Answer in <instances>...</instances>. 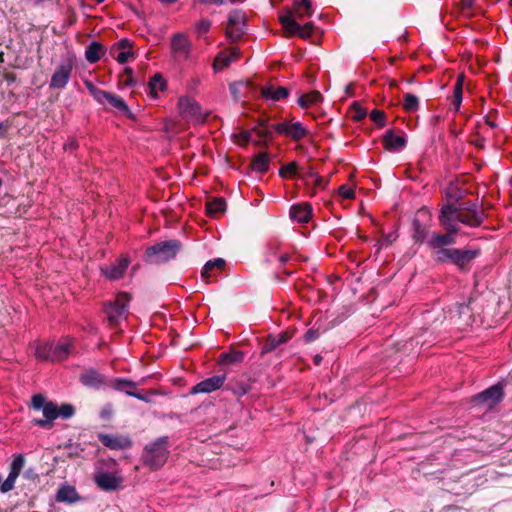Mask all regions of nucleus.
<instances>
[{
  "label": "nucleus",
  "mask_w": 512,
  "mask_h": 512,
  "mask_svg": "<svg viewBox=\"0 0 512 512\" xmlns=\"http://www.w3.org/2000/svg\"><path fill=\"white\" fill-rule=\"evenodd\" d=\"M32 407L35 410H42L44 415V419H33V425L45 429H51L53 427V421L58 417L69 419L75 414V407L72 404L65 403L58 408L54 402L47 401L42 394H35L32 397Z\"/></svg>",
  "instance_id": "f257e3e1"
},
{
  "label": "nucleus",
  "mask_w": 512,
  "mask_h": 512,
  "mask_svg": "<svg viewBox=\"0 0 512 512\" xmlns=\"http://www.w3.org/2000/svg\"><path fill=\"white\" fill-rule=\"evenodd\" d=\"M169 437L161 436L156 440L145 445L141 461L144 466L151 470L160 469L167 461L169 456Z\"/></svg>",
  "instance_id": "f03ea898"
},
{
  "label": "nucleus",
  "mask_w": 512,
  "mask_h": 512,
  "mask_svg": "<svg viewBox=\"0 0 512 512\" xmlns=\"http://www.w3.org/2000/svg\"><path fill=\"white\" fill-rule=\"evenodd\" d=\"M181 249L182 243L177 239L161 241L147 247L143 259L149 264L166 263L174 259Z\"/></svg>",
  "instance_id": "7ed1b4c3"
},
{
  "label": "nucleus",
  "mask_w": 512,
  "mask_h": 512,
  "mask_svg": "<svg viewBox=\"0 0 512 512\" xmlns=\"http://www.w3.org/2000/svg\"><path fill=\"white\" fill-rule=\"evenodd\" d=\"M480 253V249L452 248V250H440L436 263H450L456 266L460 272L466 273L470 270V263L475 260Z\"/></svg>",
  "instance_id": "20e7f679"
},
{
  "label": "nucleus",
  "mask_w": 512,
  "mask_h": 512,
  "mask_svg": "<svg viewBox=\"0 0 512 512\" xmlns=\"http://www.w3.org/2000/svg\"><path fill=\"white\" fill-rule=\"evenodd\" d=\"M504 386L503 382H498L484 391L473 395L470 403L475 407L491 410L504 399Z\"/></svg>",
  "instance_id": "39448f33"
},
{
  "label": "nucleus",
  "mask_w": 512,
  "mask_h": 512,
  "mask_svg": "<svg viewBox=\"0 0 512 512\" xmlns=\"http://www.w3.org/2000/svg\"><path fill=\"white\" fill-rule=\"evenodd\" d=\"M431 213L425 206L421 207L415 214L411 223V237L417 244H426L430 238Z\"/></svg>",
  "instance_id": "423d86ee"
},
{
  "label": "nucleus",
  "mask_w": 512,
  "mask_h": 512,
  "mask_svg": "<svg viewBox=\"0 0 512 512\" xmlns=\"http://www.w3.org/2000/svg\"><path fill=\"white\" fill-rule=\"evenodd\" d=\"M279 22L286 33L289 35H297L304 40L309 39L315 30V24L313 22L300 25L297 20L294 19L293 12L288 8H284V13L279 16Z\"/></svg>",
  "instance_id": "0eeeda50"
},
{
  "label": "nucleus",
  "mask_w": 512,
  "mask_h": 512,
  "mask_svg": "<svg viewBox=\"0 0 512 512\" xmlns=\"http://www.w3.org/2000/svg\"><path fill=\"white\" fill-rule=\"evenodd\" d=\"M461 208L456 203L447 202L440 208L438 221L440 227L446 232H459V223L462 224Z\"/></svg>",
  "instance_id": "6e6552de"
},
{
  "label": "nucleus",
  "mask_w": 512,
  "mask_h": 512,
  "mask_svg": "<svg viewBox=\"0 0 512 512\" xmlns=\"http://www.w3.org/2000/svg\"><path fill=\"white\" fill-rule=\"evenodd\" d=\"M458 205L461 208V219H464L462 221L463 225L476 228L484 223L487 214L476 200L459 202Z\"/></svg>",
  "instance_id": "1a4fd4ad"
},
{
  "label": "nucleus",
  "mask_w": 512,
  "mask_h": 512,
  "mask_svg": "<svg viewBox=\"0 0 512 512\" xmlns=\"http://www.w3.org/2000/svg\"><path fill=\"white\" fill-rule=\"evenodd\" d=\"M246 31V15L239 9L232 10L228 15L226 36L231 42L241 39Z\"/></svg>",
  "instance_id": "9d476101"
},
{
  "label": "nucleus",
  "mask_w": 512,
  "mask_h": 512,
  "mask_svg": "<svg viewBox=\"0 0 512 512\" xmlns=\"http://www.w3.org/2000/svg\"><path fill=\"white\" fill-rule=\"evenodd\" d=\"M459 232H446L439 233L433 232L430 235L429 241H427V247L434 252V261H438V252L440 250H452L447 246L456 243V235Z\"/></svg>",
  "instance_id": "9b49d317"
},
{
  "label": "nucleus",
  "mask_w": 512,
  "mask_h": 512,
  "mask_svg": "<svg viewBox=\"0 0 512 512\" xmlns=\"http://www.w3.org/2000/svg\"><path fill=\"white\" fill-rule=\"evenodd\" d=\"M73 70V58L69 56L56 67L51 76L49 87L51 89H63L66 87Z\"/></svg>",
  "instance_id": "f8f14e48"
},
{
  "label": "nucleus",
  "mask_w": 512,
  "mask_h": 512,
  "mask_svg": "<svg viewBox=\"0 0 512 512\" xmlns=\"http://www.w3.org/2000/svg\"><path fill=\"white\" fill-rule=\"evenodd\" d=\"M130 296L127 293H119L114 302L105 305V313L111 325H117L119 318L127 312Z\"/></svg>",
  "instance_id": "ddd939ff"
},
{
  "label": "nucleus",
  "mask_w": 512,
  "mask_h": 512,
  "mask_svg": "<svg viewBox=\"0 0 512 512\" xmlns=\"http://www.w3.org/2000/svg\"><path fill=\"white\" fill-rule=\"evenodd\" d=\"M79 381L88 388L98 390L101 387L109 386L110 378L94 368H88L79 375Z\"/></svg>",
  "instance_id": "4468645a"
},
{
  "label": "nucleus",
  "mask_w": 512,
  "mask_h": 512,
  "mask_svg": "<svg viewBox=\"0 0 512 512\" xmlns=\"http://www.w3.org/2000/svg\"><path fill=\"white\" fill-rule=\"evenodd\" d=\"M178 107L180 115L189 120H202L201 106L197 101L188 97L182 96L179 98Z\"/></svg>",
  "instance_id": "2eb2a0df"
},
{
  "label": "nucleus",
  "mask_w": 512,
  "mask_h": 512,
  "mask_svg": "<svg viewBox=\"0 0 512 512\" xmlns=\"http://www.w3.org/2000/svg\"><path fill=\"white\" fill-rule=\"evenodd\" d=\"M123 479L108 471H99L94 475L95 484L106 492H113L120 488Z\"/></svg>",
  "instance_id": "dca6fc26"
},
{
  "label": "nucleus",
  "mask_w": 512,
  "mask_h": 512,
  "mask_svg": "<svg viewBox=\"0 0 512 512\" xmlns=\"http://www.w3.org/2000/svg\"><path fill=\"white\" fill-rule=\"evenodd\" d=\"M226 380V374L222 375H214L212 377L206 378L201 382L197 383L191 388V394L198 393H211L223 387Z\"/></svg>",
  "instance_id": "f3484780"
},
{
  "label": "nucleus",
  "mask_w": 512,
  "mask_h": 512,
  "mask_svg": "<svg viewBox=\"0 0 512 512\" xmlns=\"http://www.w3.org/2000/svg\"><path fill=\"white\" fill-rule=\"evenodd\" d=\"M98 439L105 447L113 450H124L132 447V441L128 436L100 433Z\"/></svg>",
  "instance_id": "a211bd4d"
},
{
  "label": "nucleus",
  "mask_w": 512,
  "mask_h": 512,
  "mask_svg": "<svg viewBox=\"0 0 512 512\" xmlns=\"http://www.w3.org/2000/svg\"><path fill=\"white\" fill-rule=\"evenodd\" d=\"M130 261L127 257H120L115 263L102 267V274L109 280H118L122 278Z\"/></svg>",
  "instance_id": "6ab92c4d"
},
{
  "label": "nucleus",
  "mask_w": 512,
  "mask_h": 512,
  "mask_svg": "<svg viewBox=\"0 0 512 512\" xmlns=\"http://www.w3.org/2000/svg\"><path fill=\"white\" fill-rule=\"evenodd\" d=\"M451 318L455 319L460 325L468 326L472 322V309L469 303H456L454 308L450 310Z\"/></svg>",
  "instance_id": "aec40b11"
},
{
  "label": "nucleus",
  "mask_w": 512,
  "mask_h": 512,
  "mask_svg": "<svg viewBox=\"0 0 512 512\" xmlns=\"http://www.w3.org/2000/svg\"><path fill=\"white\" fill-rule=\"evenodd\" d=\"M261 95L266 101H280L282 99H286L290 90L284 86H275L273 84L265 85L261 88Z\"/></svg>",
  "instance_id": "412c9836"
},
{
  "label": "nucleus",
  "mask_w": 512,
  "mask_h": 512,
  "mask_svg": "<svg viewBox=\"0 0 512 512\" xmlns=\"http://www.w3.org/2000/svg\"><path fill=\"white\" fill-rule=\"evenodd\" d=\"M407 140L404 136L395 135L392 129L386 131L383 136V145L390 152H397L405 148Z\"/></svg>",
  "instance_id": "4be33fe9"
},
{
  "label": "nucleus",
  "mask_w": 512,
  "mask_h": 512,
  "mask_svg": "<svg viewBox=\"0 0 512 512\" xmlns=\"http://www.w3.org/2000/svg\"><path fill=\"white\" fill-rule=\"evenodd\" d=\"M293 12V17L302 20L305 17H311L314 13L311 0H294L293 7H287Z\"/></svg>",
  "instance_id": "5701e85b"
},
{
  "label": "nucleus",
  "mask_w": 512,
  "mask_h": 512,
  "mask_svg": "<svg viewBox=\"0 0 512 512\" xmlns=\"http://www.w3.org/2000/svg\"><path fill=\"white\" fill-rule=\"evenodd\" d=\"M290 218L299 223H306L312 217V207L310 204H294L290 208Z\"/></svg>",
  "instance_id": "b1692460"
},
{
  "label": "nucleus",
  "mask_w": 512,
  "mask_h": 512,
  "mask_svg": "<svg viewBox=\"0 0 512 512\" xmlns=\"http://www.w3.org/2000/svg\"><path fill=\"white\" fill-rule=\"evenodd\" d=\"M229 90L235 101H239L241 97H247L250 90H256V86L250 80L239 81L229 84Z\"/></svg>",
  "instance_id": "393cba45"
},
{
  "label": "nucleus",
  "mask_w": 512,
  "mask_h": 512,
  "mask_svg": "<svg viewBox=\"0 0 512 512\" xmlns=\"http://www.w3.org/2000/svg\"><path fill=\"white\" fill-rule=\"evenodd\" d=\"M283 353L284 350L278 344L276 338L273 337L272 334H269L261 347V356L264 357L265 355L273 354L277 359H280Z\"/></svg>",
  "instance_id": "a878e982"
},
{
  "label": "nucleus",
  "mask_w": 512,
  "mask_h": 512,
  "mask_svg": "<svg viewBox=\"0 0 512 512\" xmlns=\"http://www.w3.org/2000/svg\"><path fill=\"white\" fill-rule=\"evenodd\" d=\"M56 500L58 502L73 504L80 500V496L75 487L62 485L57 491Z\"/></svg>",
  "instance_id": "bb28decb"
},
{
  "label": "nucleus",
  "mask_w": 512,
  "mask_h": 512,
  "mask_svg": "<svg viewBox=\"0 0 512 512\" xmlns=\"http://www.w3.org/2000/svg\"><path fill=\"white\" fill-rule=\"evenodd\" d=\"M105 51V47L101 43L92 41L86 47L85 58L89 63L94 64L101 59V57L105 54Z\"/></svg>",
  "instance_id": "cd10ccee"
},
{
  "label": "nucleus",
  "mask_w": 512,
  "mask_h": 512,
  "mask_svg": "<svg viewBox=\"0 0 512 512\" xmlns=\"http://www.w3.org/2000/svg\"><path fill=\"white\" fill-rule=\"evenodd\" d=\"M225 389L231 391L237 397H242L250 391L251 387L243 380L232 378L225 385Z\"/></svg>",
  "instance_id": "c85d7f7f"
},
{
  "label": "nucleus",
  "mask_w": 512,
  "mask_h": 512,
  "mask_svg": "<svg viewBox=\"0 0 512 512\" xmlns=\"http://www.w3.org/2000/svg\"><path fill=\"white\" fill-rule=\"evenodd\" d=\"M137 384L126 378H110L109 386L119 392H124L128 395V392H134Z\"/></svg>",
  "instance_id": "c756f323"
},
{
  "label": "nucleus",
  "mask_w": 512,
  "mask_h": 512,
  "mask_svg": "<svg viewBox=\"0 0 512 512\" xmlns=\"http://www.w3.org/2000/svg\"><path fill=\"white\" fill-rule=\"evenodd\" d=\"M107 102L110 104L111 107L123 113L127 118L135 119V116L128 107L127 103L120 96L110 93Z\"/></svg>",
  "instance_id": "7c9ffc66"
},
{
  "label": "nucleus",
  "mask_w": 512,
  "mask_h": 512,
  "mask_svg": "<svg viewBox=\"0 0 512 512\" xmlns=\"http://www.w3.org/2000/svg\"><path fill=\"white\" fill-rule=\"evenodd\" d=\"M271 156L266 152H260L255 155L251 161V168L259 173H265L269 169Z\"/></svg>",
  "instance_id": "2f4dec72"
},
{
  "label": "nucleus",
  "mask_w": 512,
  "mask_h": 512,
  "mask_svg": "<svg viewBox=\"0 0 512 512\" xmlns=\"http://www.w3.org/2000/svg\"><path fill=\"white\" fill-rule=\"evenodd\" d=\"M244 352L239 350H230L219 355L218 362L222 365H231L241 363L244 360Z\"/></svg>",
  "instance_id": "473e14b6"
},
{
  "label": "nucleus",
  "mask_w": 512,
  "mask_h": 512,
  "mask_svg": "<svg viewBox=\"0 0 512 512\" xmlns=\"http://www.w3.org/2000/svg\"><path fill=\"white\" fill-rule=\"evenodd\" d=\"M208 215L217 216L226 211V200L223 197L213 198L206 204Z\"/></svg>",
  "instance_id": "72a5a7b5"
},
{
  "label": "nucleus",
  "mask_w": 512,
  "mask_h": 512,
  "mask_svg": "<svg viewBox=\"0 0 512 512\" xmlns=\"http://www.w3.org/2000/svg\"><path fill=\"white\" fill-rule=\"evenodd\" d=\"M225 265L226 262L223 258H215L213 260H209L205 263L201 271V277L207 280L209 277L212 276V271L214 269L223 270Z\"/></svg>",
  "instance_id": "f704fd0d"
},
{
  "label": "nucleus",
  "mask_w": 512,
  "mask_h": 512,
  "mask_svg": "<svg viewBox=\"0 0 512 512\" xmlns=\"http://www.w3.org/2000/svg\"><path fill=\"white\" fill-rule=\"evenodd\" d=\"M150 94L152 97L156 98L158 96L157 91H165L167 89V83L163 78L162 74L156 73L154 74L148 83Z\"/></svg>",
  "instance_id": "c9c22d12"
},
{
  "label": "nucleus",
  "mask_w": 512,
  "mask_h": 512,
  "mask_svg": "<svg viewBox=\"0 0 512 512\" xmlns=\"http://www.w3.org/2000/svg\"><path fill=\"white\" fill-rule=\"evenodd\" d=\"M253 131H254V133H256L257 137L259 138V140L255 141L254 143H255V145L260 146V147H267V145H268L267 141L273 139V137H274L273 128H271V127L263 128V129H258L257 127H255V128H253Z\"/></svg>",
  "instance_id": "e433bc0d"
},
{
  "label": "nucleus",
  "mask_w": 512,
  "mask_h": 512,
  "mask_svg": "<svg viewBox=\"0 0 512 512\" xmlns=\"http://www.w3.org/2000/svg\"><path fill=\"white\" fill-rule=\"evenodd\" d=\"M71 351V345L67 342H59L57 344H53V360L61 361L68 357Z\"/></svg>",
  "instance_id": "4c0bfd02"
},
{
  "label": "nucleus",
  "mask_w": 512,
  "mask_h": 512,
  "mask_svg": "<svg viewBox=\"0 0 512 512\" xmlns=\"http://www.w3.org/2000/svg\"><path fill=\"white\" fill-rule=\"evenodd\" d=\"M306 128L300 123L295 122L289 125L288 137L294 141H300L307 135Z\"/></svg>",
  "instance_id": "58836bf2"
},
{
  "label": "nucleus",
  "mask_w": 512,
  "mask_h": 512,
  "mask_svg": "<svg viewBox=\"0 0 512 512\" xmlns=\"http://www.w3.org/2000/svg\"><path fill=\"white\" fill-rule=\"evenodd\" d=\"M35 355L37 358L41 360H53V344L52 343H45L43 345H40L36 348Z\"/></svg>",
  "instance_id": "ea45409f"
},
{
  "label": "nucleus",
  "mask_w": 512,
  "mask_h": 512,
  "mask_svg": "<svg viewBox=\"0 0 512 512\" xmlns=\"http://www.w3.org/2000/svg\"><path fill=\"white\" fill-rule=\"evenodd\" d=\"M189 47L187 38L184 35L176 34L172 38V48L176 52L186 53Z\"/></svg>",
  "instance_id": "a19ab883"
},
{
  "label": "nucleus",
  "mask_w": 512,
  "mask_h": 512,
  "mask_svg": "<svg viewBox=\"0 0 512 512\" xmlns=\"http://www.w3.org/2000/svg\"><path fill=\"white\" fill-rule=\"evenodd\" d=\"M231 58H229L226 51H221L217 54L214 63L213 69L215 72L220 71L224 67H228L231 64Z\"/></svg>",
  "instance_id": "79ce46f5"
},
{
  "label": "nucleus",
  "mask_w": 512,
  "mask_h": 512,
  "mask_svg": "<svg viewBox=\"0 0 512 512\" xmlns=\"http://www.w3.org/2000/svg\"><path fill=\"white\" fill-rule=\"evenodd\" d=\"M403 107L408 112H415L419 109V99L412 93H406L404 95Z\"/></svg>",
  "instance_id": "37998d69"
},
{
  "label": "nucleus",
  "mask_w": 512,
  "mask_h": 512,
  "mask_svg": "<svg viewBox=\"0 0 512 512\" xmlns=\"http://www.w3.org/2000/svg\"><path fill=\"white\" fill-rule=\"evenodd\" d=\"M463 99V87L461 84H455L453 88V105L455 112H458Z\"/></svg>",
  "instance_id": "c03bdc74"
},
{
  "label": "nucleus",
  "mask_w": 512,
  "mask_h": 512,
  "mask_svg": "<svg viewBox=\"0 0 512 512\" xmlns=\"http://www.w3.org/2000/svg\"><path fill=\"white\" fill-rule=\"evenodd\" d=\"M351 109L354 112V115L352 116V118L355 121H361L367 116V110L365 108H363L358 101H354L351 104Z\"/></svg>",
  "instance_id": "a18cd8bd"
},
{
  "label": "nucleus",
  "mask_w": 512,
  "mask_h": 512,
  "mask_svg": "<svg viewBox=\"0 0 512 512\" xmlns=\"http://www.w3.org/2000/svg\"><path fill=\"white\" fill-rule=\"evenodd\" d=\"M370 118L379 127H384L386 125L385 113L381 110L374 109L371 111Z\"/></svg>",
  "instance_id": "49530a36"
},
{
  "label": "nucleus",
  "mask_w": 512,
  "mask_h": 512,
  "mask_svg": "<svg viewBox=\"0 0 512 512\" xmlns=\"http://www.w3.org/2000/svg\"><path fill=\"white\" fill-rule=\"evenodd\" d=\"M298 165L296 162L288 163L287 165H284L279 170V176L282 178H285L288 174L291 176H294L297 172Z\"/></svg>",
  "instance_id": "de8ad7c7"
},
{
  "label": "nucleus",
  "mask_w": 512,
  "mask_h": 512,
  "mask_svg": "<svg viewBox=\"0 0 512 512\" xmlns=\"http://www.w3.org/2000/svg\"><path fill=\"white\" fill-rule=\"evenodd\" d=\"M338 193L344 199H353L355 197L354 190L347 185H341L338 188Z\"/></svg>",
  "instance_id": "09e8293b"
},
{
  "label": "nucleus",
  "mask_w": 512,
  "mask_h": 512,
  "mask_svg": "<svg viewBox=\"0 0 512 512\" xmlns=\"http://www.w3.org/2000/svg\"><path fill=\"white\" fill-rule=\"evenodd\" d=\"M113 415V405L106 403L100 411V417L103 420H110Z\"/></svg>",
  "instance_id": "8fccbe9b"
},
{
  "label": "nucleus",
  "mask_w": 512,
  "mask_h": 512,
  "mask_svg": "<svg viewBox=\"0 0 512 512\" xmlns=\"http://www.w3.org/2000/svg\"><path fill=\"white\" fill-rule=\"evenodd\" d=\"M289 125L287 122H281L278 124H271V128L279 134H283L288 137Z\"/></svg>",
  "instance_id": "3c124183"
},
{
  "label": "nucleus",
  "mask_w": 512,
  "mask_h": 512,
  "mask_svg": "<svg viewBox=\"0 0 512 512\" xmlns=\"http://www.w3.org/2000/svg\"><path fill=\"white\" fill-rule=\"evenodd\" d=\"M110 92L98 89L97 92L92 94L93 98L100 104L107 102Z\"/></svg>",
  "instance_id": "603ef678"
},
{
  "label": "nucleus",
  "mask_w": 512,
  "mask_h": 512,
  "mask_svg": "<svg viewBox=\"0 0 512 512\" xmlns=\"http://www.w3.org/2000/svg\"><path fill=\"white\" fill-rule=\"evenodd\" d=\"M272 336L275 337L278 344L282 346L292 338V333L284 331L279 334H272Z\"/></svg>",
  "instance_id": "864d4df0"
},
{
  "label": "nucleus",
  "mask_w": 512,
  "mask_h": 512,
  "mask_svg": "<svg viewBox=\"0 0 512 512\" xmlns=\"http://www.w3.org/2000/svg\"><path fill=\"white\" fill-rule=\"evenodd\" d=\"M320 336V331L319 329H314V328H311L309 329L305 334H304V341L306 343H310L314 340H316L317 338H319Z\"/></svg>",
  "instance_id": "5fc2aeb1"
},
{
  "label": "nucleus",
  "mask_w": 512,
  "mask_h": 512,
  "mask_svg": "<svg viewBox=\"0 0 512 512\" xmlns=\"http://www.w3.org/2000/svg\"><path fill=\"white\" fill-rule=\"evenodd\" d=\"M133 57H134V53L131 50L120 51V53L116 57V60L120 64H125L126 62H128L129 58H133Z\"/></svg>",
  "instance_id": "6e6d98bb"
},
{
  "label": "nucleus",
  "mask_w": 512,
  "mask_h": 512,
  "mask_svg": "<svg viewBox=\"0 0 512 512\" xmlns=\"http://www.w3.org/2000/svg\"><path fill=\"white\" fill-rule=\"evenodd\" d=\"M124 74L127 76V79L124 80V84L126 86L131 87V86H134L137 83V81L133 78V69L132 68L126 67L124 69Z\"/></svg>",
  "instance_id": "4d7b16f0"
},
{
  "label": "nucleus",
  "mask_w": 512,
  "mask_h": 512,
  "mask_svg": "<svg viewBox=\"0 0 512 512\" xmlns=\"http://www.w3.org/2000/svg\"><path fill=\"white\" fill-rule=\"evenodd\" d=\"M307 96L310 104H316L323 100V96L319 91H312Z\"/></svg>",
  "instance_id": "13d9d810"
},
{
  "label": "nucleus",
  "mask_w": 512,
  "mask_h": 512,
  "mask_svg": "<svg viewBox=\"0 0 512 512\" xmlns=\"http://www.w3.org/2000/svg\"><path fill=\"white\" fill-rule=\"evenodd\" d=\"M116 46L120 51H128L131 50L132 44L127 38H123L116 43Z\"/></svg>",
  "instance_id": "bf43d9fd"
},
{
  "label": "nucleus",
  "mask_w": 512,
  "mask_h": 512,
  "mask_svg": "<svg viewBox=\"0 0 512 512\" xmlns=\"http://www.w3.org/2000/svg\"><path fill=\"white\" fill-rule=\"evenodd\" d=\"M79 144H78V141L76 140V138H69L67 140V142H65L64 144V149L66 151H74L78 148Z\"/></svg>",
  "instance_id": "052dcab7"
},
{
  "label": "nucleus",
  "mask_w": 512,
  "mask_h": 512,
  "mask_svg": "<svg viewBox=\"0 0 512 512\" xmlns=\"http://www.w3.org/2000/svg\"><path fill=\"white\" fill-rule=\"evenodd\" d=\"M211 27V22L207 19H202L198 24H197V29L199 32L201 33H206L209 31Z\"/></svg>",
  "instance_id": "680f3d73"
},
{
  "label": "nucleus",
  "mask_w": 512,
  "mask_h": 512,
  "mask_svg": "<svg viewBox=\"0 0 512 512\" xmlns=\"http://www.w3.org/2000/svg\"><path fill=\"white\" fill-rule=\"evenodd\" d=\"M253 132H254L253 129L252 130H248V131H242L236 137L241 139L244 144H247V143H249L251 141V134Z\"/></svg>",
  "instance_id": "e2e57ef3"
},
{
  "label": "nucleus",
  "mask_w": 512,
  "mask_h": 512,
  "mask_svg": "<svg viewBox=\"0 0 512 512\" xmlns=\"http://www.w3.org/2000/svg\"><path fill=\"white\" fill-rule=\"evenodd\" d=\"M398 238L396 231L384 235L383 244L391 245Z\"/></svg>",
  "instance_id": "0e129e2a"
},
{
  "label": "nucleus",
  "mask_w": 512,
  "mask_h": 512,
  "mask_svg": "<svg viewBox=\"0 0 512 512\" xmlns=\"http://www.w3.org/2000/svg\"><path fill=\"white\" fill-rule=\"evenodd\" d=\"M328 181H324V179L317 175L315 178H314V184H313V190L311 192L312 195H314V188L315 187H322V188H325V186L327 185Z\"/></svg>",
  "instance_id": "69168bd1"
},
{
  "label": "nucleus",
  "mask_w": 512,
  "mask_h": 512,
  "mask_svg": "<svg viewBox=\"0 0 512 512\" xmlns=\"http://www.w3.org/2000/svg\"><path fill=\"white\" fill-rule=\"evenodd\" d=\"M68 449H70L71 451L68 453L69 457L70 458H74V457H78L79 456V453L80 451H83L82 448L79 447V445H76V446H73L72 444H69L67 446Z\"/></svg>",
  "instance_id": "338daca9"
},
{
  "label": "nucleus",
  "mask_w": 512,
  "mask_h": 512,
  "mask_svg": "<svg viewBox=\"0 0 512 512\" xmlns=\"http://www.w3.org/2000/svg\"><path fill=\"white\" fill-rule=\"evenodd\" d=\"M229 51L230 52L227 53V54H228L229 58H231L232 62L239 58V56H240V49L239 48L232 47V48H230Z\"/></svg>",
  "instance_id": "774afa93"
}]
</instances>
